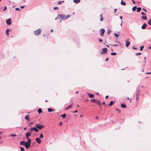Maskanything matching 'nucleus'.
Here are the masks:
<instances>
[{"instance_id":"obj_42","label":"nucleus","mask_w":151,"mask_h":151,"mask_svg":"<svg viewBox=\"0 0 151 151\" xmlns=\"http://www.w3.org/2000/svg\"><path fill=\"white\" fill-rule=\"evenodd\" d=\"M6 9V6H5L4 7V9L3 10V11H5Z\"/></svg>"},{"instance_id":"obj_20","label":"nucleus","mask_w":151,"mask_h":151,"mask_svg":"<svg viewBox=\"0 0 151 151\" xmlns=\"http://www.w3.org/2000/svg\"><path fill=\"white\" fill-rule=\"evenodd\" d=\"M121 107L122 108H126V106L124 104H122L121 105Z\"/></svg>"},{"instance_id":"obj_43","label":"nucleus","mask_w":151,"mask_h":151,"mask_svg":"<svg viewBox=\"0 0 151 151\" xmlns=\"http://www.w3.org/2000/svg\"><path fill=\"white\" fill-rule=\"evenodd\" d=\"M141 53L140 52L138 53H137L136 54V55H141Z\"/></svg>"},{"instance_id":"obj_6","label":"nucleus","mask_w":151,"mask_h":151,"mask_svg":"<svg viewBox=\"0 0 151 151\" xmlns=\"http://www.w3.org/2000/svg\"><path fill=\"white\" fill-rule=\"evenodd\" d=\"M31 134V132H28L26 134L25 136L26 137V138L27 139H29L28 138V137H29L30 136Z\"/></svg>"},{"instance_id":"obj_12","label":"nucleus","mask_w":151,"mask_h":151,"mask_svg":"<svg viewBox=\"0 0 151 151\" xmlns=\"http://www.w3.org/2000/svg\"><path fill=\"white\" fill-rule=\"evenodd\" d=\"M72 104H73V103H72L71 105L68 106V107H67L65 109L67 110L68 109L71 108L72 107Z\"/></svg>"},{"instance_id":"obj_64","label":"nucleus","mask_w":151,"mask_h":151,"mask_svg":"<svg viewBox=\"0 0 151 151\" xmlns=\"http://www.w3.org/2000/svg\"><path fill=\"white\" fill-rule=\"evenodd\" d=\"M53 29H51L50 30V31L51 32H52L53 31Z\"/></svg>"},{"instance_id":"obj_31","label":"nucleus","mask_w":151,"mask_h":151,"mask_svg":"<svg viewBox=\"0 0 151 151\" xmlns=\"http://www.w3.org/2000/svg\"><path fill=\"white\" fill-rule=\"evenodd\" d=\"M148 24L149 25H151V19H150L148 21Z\"/></svg>"},{"instance_id":"obj_36","label":"nucleus","mask_w":151,"mask_h":151,"mask_svg":"<svg viewBox=\"0 0 151 151\" xmlns=\"http://www.w3.org/2000/svg\"><path fill=\"white\" fill-rule=\"evenodd\" d=\"M116 54V53L115 52H112L111 53V55H115Z\"/></svg>"},{"instance_id":"obj_16","label":"nucleus","mask_w":151,"mask_h":151,"mask_svg":"<svg viewBox=\"0 0 151 151\" xmlns=\"http://www.w3.org/2000/svg\"><path fill=\"white\" fill-rule=\"evenodd\" d=\"M121 4L123 5H126V3L124 2L122 0H121Z\"/></svg>"},{"instance_id":"obj_25","label":"nucleus","mask_w":151,"mask_h":151,"mask_svg":"<svg viewBox=\"0 0 151 151\" xmlns=\"http://www.w3.org/2000/svg\"><path fill=\"white\" fill-rule=\"evenodd\" d=\"M48 111L49 112H50L51 111H54V110L51 109L50 108H49L47 109Z\"/></svg>"},{"instance_id":"obj_18","label":"nucleus","mask_w":151,"mask_h":151,"mask_svg":"<svg viewBox=\"0 0 151 151\" xmlns=\"http://www.w3.org/2000/svg\"><path fill=\"white\" fill-rule=\"evenodd\" d=\"M9 29H7L6 31V33L7 36H8L9 35Z\"/></svg>"},{"instance_id":"obj_26","label":"nucleus","mask_w":151,"mask_h":151,"mask_svg":"<svg viewBox=\"0 0 151 151\" xmlns=\"http://www.w3.org/2000/svg\"><path fill=\"white\" fill-rule=\"evenodd\" d=\"M25 142L24 141L21 142L20 143V144L21 145H25Z\"/></svg>"},{"instance_id":"obj_33","label":"nucleus","mask_w":151,"mask_h":151,"mask_svg":"<svg viewBox=\"0 0 151 151\" xmlns=\"http://www.w3.org/2000/svg\"><path fill=\"white\" fill-rule=\"evenodd\" d=\"M65 17L66 19H67L70 17V15H68L67 16H65Z\"/></svg>"},{"instance_id":"obj_48","label":"nucleus","mask_w":151,"mask_h":151,"mask_svg":"<svg viewBox=\"0 0 151 151\" xmlns=\"http://www.w3.org/2000/svg\"><path fill=\"white\" fill-rule=\"evenodd\" d=\"M77 111H78L77 110H76L75 111L73 112V113H76L77 112Z\"/></svg>"},{"instance_id":"obj_58","label":"nucleus","mask_w":151,"mask_h":151,"mask_svg":"<svg viewBox=\"0 0 151 151\" xmlns=\"http://www.w3.org/2000/svg\"><path fill=\"white\" fill-rule=\"evenodd\" d=\"M105 104V102H103L102 103V104H103V105H104Z\"/></svg>"},{"instance_id":"obj_60","label":"nucleus","mask_w":151,"mask_h":151,"mask_svg":"<svg viewBox=\"0 0 151 151\" xmlns=\"http://www.w3.org/2000/svg\"><path fill=\"white\" fill-rule=\"evenodd\" d=\"M140 50L141 51H142V46L140 47Z\"/></svg>"},{"instance_id":"obj_50","label":"nucleus","mask_w":151,"mask_h":151,"mask_svg":"<svg viewBox=\"0 0 151 151\" xmlns=\"http://www.w3.org/2000/svg\"><path fill=\"white\" fill-rule=\"evenodd\" d=\"M61 3H62V1H60L58 2V4H60Z\"/></svg>"},{"instance_id":"obj_15","label":"nucleus","mask_w":151,"mask_h":151,"mask_svg":"<svg viewBox=\"0 0 151 151\" xmlns=\"http://www.w3.org/2000/svg\"><path fill=\"white\" fill-rule=\"evenodd\" d=\"M147 26V25L145 23H144L142 25V29H145Z\"/></svg>"},{"instance_id":"obj_7","label":"nucleus","mask_w":151,"mask_h":151,"mask_svg":"<svg viewBox=\"0 0 151 151\" xmlns=\"http://www.w3.org/2000/svg\"><path fill=\"white\" fill-rule=\"evenodd\" d=\"M6 22L8 25H10L12 23L11 19H8L6 20Z\"/></svg>"},{"instance_id":"obj_45","label":"nucleus","mask_w":151,"mask_h":151,"mask_svg":"<svg viewBox=\"0 0 151 151\" xmlns=\"http://www.w3.org/2000/svg\"><path fill=\"white\" fill-rule=\"evenodd\" d=\"M142 10L145 11V12H147V11L144 8H142Z\"/></svg>"},{"instance_id":"obj_11","label":"nucleus","mask_w":151,"mask_h":151,"mask_svg":"<svg viewBox=\"0 0 151 151\" xmlns=\"http://www.w3.org/2000/svg\"><path fill=\"white\" fill-rule=\"evenodd\" d=\"M126 47H128L130 44V42L127 41H126Z\"/></svg>"},{"instance_id":"obj_24","label":"nucleus","mask_w":151,"mask_h":151,"mask_svg":"<svg viewBox=\"0 0 151 151\" xmlns=\"http://www.w3.org/2000/svg\"><path fill=\"white\" fill-rule=\"evenodd\" d=\"M60 116L63 117V119H65L66 116V114H64L63 115H61Z\"/></svg>"},{"instance_id":"obj_38","label":"nucleus","mask_w":151,"mask_h":151,"mask_svg":"<svg viewBox=\"0 0 151 151\" xmlns=\"http://www.w3.org/2000/svg\"><path fill=\"white\" fill-rule=\"evenodd\" d=\"M114 35H115L116 37H117V38H118V34H116V33H114Z\"/></svg>"},{"instance_id":"obj_17","label":"nucleus","mask_w":151,"mask_h":151,"mask_svg":"<svg viewBox=\"0 0 151 151\" xmlns=\"http://www.w3.org/2000/svg\"><path fill=\"white\" fill-rule=\"evenodd\" d=\"M141 10V8L140 7H139L137 8V12H139Z\"/></svg>"},{"instance_id":"obj_34","label":"nucleus","mask_w":151,"mask_h":151,"mask_svg":"<svg viewBox=\"0 0 151 151\" xmlns=\"http://www.w3.org/2000/svg\"><path fill=\"white\" fill-rule=\"evenodd\" d=\"M58 7H54L53 8L54 10H58Z\"/></svg>"},{"instance_id":"obj_35","label":"nucleus","mask_w":151,"mask_h":151,"mask_svg":"<svg viewBox=\"0 0 151 151\" xmlns=\"http://www.w3.org/2000/svg\"><path fill=\"white\" fill-rule=\"evenodd\" d=\"M21 148V151H24V148L20 147Z\"/></svg>"},{"instance_id":"obj_61","label":"nucleus","mask_w":151,"mask_h":151,"mask_svg":"<svg viewBox=\"0 0 151 151\" xmlns=\"http://www.w3.org/2000/svg\"><path fill=\"white\" fill-rule=\"evenodd\" d=\"M145 15V14L144 12H142V15Z\"/></svg>"},{"instance_id":"obj_3","label":"nucleus","mask_w":151,"mask_h":151,"mask_svg":"<svg viewBox=\"0 0 151 151\" xmlns=\"http://www.w3.org/2000/svg\"><path fill=\"white\" fill-rule=\"evenodd\" d=\"M35 126L36 127L39 129H43L44 127V125H40L39 124H36Z\"/></svg>"},{"instance_id":"obj_53","label":"nucleus","mask_w":151,"mask_h":151,"mask_svg":"<svg viewBox=\"0 0 151 151\" xmlns=\"http://www.w3.org/2000/svg\"><path fill=\"white\" fill-rule=\"evenodd\" d=\"M96 95H99V93L97 92L96 93Z\"/></svg>"},{"instance_id":"obj_59","label":"nucleus","mask_w":151,"mask_h":151,"mask_svg":"<svg viewBox=\"0 0 151 151\" xmlns=\"http://www.w3.org/2000/svg\"><path fill=\"white\" fill-rule=\"evenodd\" d=\"M102 20H103V19H102V17H101L100 19V21H102Z\"/></svg>"},{"instance_id":"obj_14","label":"nucleus","mask_w":151,"mask_h":151,"mask_svg":"<svg viewBox=\"0 0 151 151\" xmlns=\"http://www.w3.org/2000/svg\"><path fill=\"white\" fill-rule=\"evenodd\" d=\"M95 102H96V103L98 104H99L100 106L101 107V103H100V101L99 100H96L95 101Z\"/></svg>"},{"instance_id":"obj_9","label":"nucleus","mask_w":151,"mask_h":151,"mask_svg":"<svg viewBox=\"0 0 151 151\" xmlns=\"http://www.w3.org/2000/svg\"><path fill=\"white\" fill-rule=\"evenodd\" d=\"M103 52H101V53L102 54H103V53H106V52L107 51V49L106 48H104L103 49H102Z\"/></svg>"},{"instance_id":"obj_54","label":"nucleus","mask_w":151,"mask_h":151,"mask_svg":"<svg viewBox=\"0 0 151 151\" xmlns=\"http://www.w3.org/2000/svg\"><path fill=\"white\" fill-rule=\"evenodd\" d=\"M132 48L134 49H135V50H136L137 49V48H136L135 47H133Z\"/></svg>"},{"instance_id":"obj_1","label":"nucleus","mask_w":151,"mask_h":151,"mask_svg":"<svg viewBox=\"0 0 151 151\" xmlns=\"http://www.w3.org/2000/svg\"><path fill=\"white\" fill-rule=\"evenodd\" d=\"M31 140L30 139H28L27 141L25 142V146L26 148L27 149L30 146Z\"/></svg>"},{"instance_id":"obj_57","label":"nucleus","mask_w":151,"mask_h":151,"mask_svg":"<svg viewBox=\"0 0 151 151\" xmlns=\"http://www.w3.org/2000/svg\"><path fill=\"white\" fill-rule=\"evenodd\" d=\"M109 97V96H106L105 97V98L106 99H107L108 98V97Z\"/></svg>"},{"instance_id":"obj_30","label":"nucleus","mask_w":151,"mask_h":151,"mask_svg":"<svg viewBox=\"0 0 151 151\" xmlns=\"http://www.w3.org/2000/svg\"><path fill=\"white\" fill-rule=\"evenodd\" d=\"M147 19V17L146 16H142V19H143L144 20H146Z\"/></svg>"},{"instance_id":"obj_4","label":"nucleus","mask_w":151,"mask_h":151,"mask_svg":"<svg viewBox=\"0 0 151 151\" xmlns=\"http://www.w3.org/2000/svg\"><path fill=\"white\" fill-rule=\"evenodd\" d=\"M58 16L60 17V19H62L63 20H65L66 19L65 16L64 14H59L58 15Z\"/></svg>"},{"instance_id":"obj_19","label":"nucleus","mask_w":151,"mask_h":151,"mask_svg":"<svg viewBox=\"0 0 151 151\" xmlns=\"http://www.w3.org/2000/svg\"><path fill=\"white\" fill-rule=\"evenodd\" d=\"M29 115H28L26 116L25 117V119H26L27 120H29Z\"/></svg>"},{"instance_id":"obj_22","label":"nucleus","mask_w":151,"mask_h":151,"mask_svg":"<svg viewBox=\"0 0 151 151\" xmlns=\"http://www.w3.org/2000/svg\"><path fill=\"white\" fill-rule=\"evenodd\" d=\"M42 110L40 108H39L38 110V112L39 114L41 113L42 112Z\"/></svg>"},{"instance_id":"obj_46","label":"nucleus","mask_w":151,"mask_h":151,"mask_svg":"<svg viewBox=\"0 0 151 151\" xmlns=\"http://www.w3.org/2000/svg\"><path fill=\"white\" fill-rule=\"evenodd\" d=\"M24 6H20V8L21 9H23L24 7Z\"/></svg>"},{"instance_id":"obj_40","label":"nucleus","mask_w":151,"mask_h":151,"mask_svg":"<svg viewBox=\"0 0 151 151\" xmlns=\"http://www.w3.org/2000/svg\"><path fill=\"white\" fill-rule=\"evenodd\" d=\"M138 95V92H137V94H136V99H137H137H138V98H137Z\"/></svg>"},{"instance_id":"obj_10","label":"nucleus","mask_w":151,"mask_h":151,"mask_svg":"<svg viewBox=\"0 0 151 151\" xmlns=\"http://www.w3.org/2000/svg\"><path fill=\"white\" fill-rule=\"evenodd\" d=\"M36 141H37V142L39 144L41 142V140L39 138H36Z\"/></svg>"},{"instance_id":"obj_44","label":"nucleus","mask_w":151,"mask_h":151,"mask_svg":"<svg viewBox=\"0 0 151 151\" xmlns=\"http://www.w3.org/2000/svg\"><path fill=\"white\" fill-rule=\"evenodd\" d=\"M116 110L118 111L119 112H120V111L118 109H116Z\"/></svg>"},{"instance_id":"obj_55","label":"nucleus","mask_w":151,"mask_h":151,"mask_svg":"<svg viewBox=\"0 0 151 151\" xmlns=\"http://www.w3.org/2000/svg\"><path fill=\"white\" fill-rule=\"evenodd\" d=\"M102 40L101 39H99V42H102Z\"/></svg>"},{"instance_id":"obj_63","label":"nucleus","mask_w":151,"mask_h":151,"mask_svg":"<svg viewBox=\"0 0 151 151\" xmlns=\"http://www.w3.org/2000/svg\"><path fill=\"white\" fill-rule=\"evenodd\" d=\"M149 49H151V46L149 47H148Z\"/></svg>"},{"instance_id":"obj_13","label":"nucleus","mask_w":151,"mask_h":151,"mask_svg":"<svg viewBox=\"0 0 151 151\" xmlns=\"http://www.w3.org/2000/svg\"><path fill=\"white\" fill-rule=\"evenodd\" d=\"M73 2L76 4L79 3L80 1V0H73Z\"/></svg>"},{"instance_id":"obj_56","label":"nucleus","mask_w":151,"mask_h":151,"mask_svg":"<svg viewBox=\"0 0 151 151\" xmlns=\"http://www.w3.org/2000/svg\"><path fill=\"white\" fill-rule=\"evenodd\" d=\"M109 59V58H107L106 59V61H107Z\"/></svg>"},{"instance_id":"obj_21","label":"nucleus","mask_w":151,"mask_h":151,"mask_svg":"<svg viewBox=\"0 0 151 151\" xmlns=\"http://www.w3.org/2000/svg\"><path fill=\"white\" fill-rule=\"evenodd\" d=\"M33 130L36 132H37L39 131V130L38 129H37L35 127H33Z\"/></svg>"},{"instance_id":"obj_51","label":"nucleus","mask_w":151,"mask_h":151,"mask_svg":"<svg viewBox=\"0 0 151 151\" xmlns=\"http://www.w3.org/2000/svg\"><path fill=\"white\" fill-rule=\"evenodd\" d=\"M34 130H33V128H31V129H30V131H33Z\"/></svg>"},{"instance_id":"obj_39","label":"nucleus","mask_w":151,"mask_h":151,"mask_svg":"<svg viewBox=\"0 0 151 151\" xmlns=\"http://www.w3.org/2000/svg\"><path fill=\"white\" fill-rule=\"evenodd\" d=\"M15 10L17 11H19V10H21V9H19V8H15Z\"/></svg>"},{"instance_id":"obj_52","label":"nucleus","mask_w":151,"mask_h":151,"mask_svg":"<svg viewBox=\"0 0 151 151\" xmlns=\"http://www.w3.org/2000/svg\"><path fill=\"white\" fill-rule=\"evenodd\" d=\"M146 73V74H149L151 73H150V72Z\"/></svg>"},{"instance_id":"obj_32","label":"nucleus","mask_w":151,"mask_h":151,"mask_svg":"<svg viewBox=\"0 0 151 151\" xmlns=\"http://www.w3.org/2000/svg\"><path fill=\"white\" fill-rule=\"evenodd\" d=\"M96 100H95V99H92L91 100V101L92 102H95Z\"/></svg>"},{"instance_id":"obj_23","label":"nucleus","mask_w":151,"mask_h":151,"mask_svg":"<svg viewBox=\"0 0 151 151\" xmlns=\"http://www.w3.org/2000/svg\"><path fill=\"white\" fill-rule=\"evenodd\" d=\"M137 6H134V7H133L132 8V11H135L136 9H137Z\"/></svg>"},{"instance_id":"obj_41","label":"nucleus","mask_w":151,"mask_h":151,"mask_svg":"<svg viewBox=\"0 0 151 151\" xmlns=\"http://www.w3.org/2000/svg\"><path fill=\"white\" fill-rule=\"evenodd\" d=\"M111 31L109 30H108V32L107 33L108 35L111 32Z\"/></svg>"},{"instance_id":"obj_49","label":"nucleus","mask_w":151,"mask_h":151,"mask_svg":"<svg viewBox=\"0 0 151 151\" xmlns=\"http://www.w3.org/2000/svg\"><path fill=\"white\" fill-rule=\"evenodd\" d=\"M62 124V122H60V123L59 124V125H61Z\"/></svg>"},{"instance_id":"obj_2","label":"nucleus","mask_w":151,"mask_h":151,"mask_svg":"<svg viewBox=\"0 0 151 151\" xmlns=\"http://www.w3.org/2000/svg\"><path fill=\"white\" fill-rule=\"evenodd\" d=\"M41 30L40 29L34 31V33L35 35L36 36H38L40 34L41 32Z\"/></svg>"},{"instance_id":"obj_5","label":"nucleus","mask_w":151,"mask_h":151,"mask_svg":"<svg viewBox=\"0 0 151 151\" xmlns=\"http://www.w3.org/2000/svg\"><path fill=\"white\" fill-rule=\"evenodd\" d=\"M100 31L101 32L100 33V35L101 36H104V34L105 32V30L104 29L102 28L101 29H100Z\"/></svg>"},{"instance_id":"obj_28","label":"nucleus","mask_w":151,"mask_h":151,"mask_svg":"<svg viewBox=\"0 0 151 151\" xmlns=\"http://www.w3.org/2000/svg\"><path fill=\"white\" fill-rule=\"evenodd\" d=\"M113 102H113V101H111L110 102L109 104V106H111V105H112L113 104Z\"/></svg>"},{"instance_id":"obj_62","label":"nucleus","mask_w":151,"mask_h":151,"mask_svg":"<svg viewBox=\"0 0 151 151\" xmlns=\"http://www.w3.org/2000/svg\"><path fill=\"white\" fill-rule=\"evenodd\" d=\"M132 2L133 4H135V2L133 0H132Z\"/></svg>"},{"instance_id":"obj_47","label":"nucleus","mask_w":151,"mask_h":151,"mask_svg":"<svg viewBox=\"0 0 151 151\" xmlns=\"http://www.w3.org/2000/svg\"><path fill=\"white\" fill-rule=\"evenodd\" d=\"M116 10H117V9H114V13H115L116 11Z\"/></svg>"},{"instance_id":"obj_27","label":"nucleus","mask_w":151,"mask_h":151,"mask_svg":"<svg viewBox=\"0 0 151 151\" xmlns=\"http://www.w3.org/2000/svg\"><path fill=\"white\" fill-rule=\"evenodd\" d=\"M17 135L15 134H10L9 135V137H10V136H13V137H16Z\"/></svg>"},{"instance_id":"obj_29","label":"nucleus","mask_w":151,"mask_h":151,"mask_svg":"<svg viewBox=\"0 0 151 151\" xmlns=\"http://www.w3.org/2000/svg\"><path fill=\"white\" fill-rule=\"evenodd\" d=\"M119 18L120 19H121V26H122V23H123V21H122V17H119Z\"/></svg>"},{"instance_id":"obj_8","label":"nucleus","mask_w":151,"mask_h":151,"mask_svg":"<svg viewBox=\"0 0 151 151\" xmlns=\"http://www.w3.org/2000/svg\"><path fill=\"white\" fill-rule=\"evenodd\" d=\"M87 94L89 96V97L91 98L94 97V96L93 94H90L88 92L87 93Z\"/></svg>"},{"instance_id":"obj_37","label":"nucleus","mask_w":151,"mask_h":151,"mask_svg":"<svg viewBox=\"0 0 151 151\" xmlns=\"http://www.w3.org/2000/svg\"><path fill=\"white\" fill-rule=\"evenodd\" d=\"M40 138H43V135H42V134H40Z\"/></svg>"}]
</instances>
